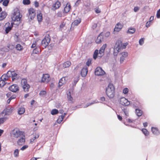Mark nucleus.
<instances>
[{
	"label": "nucleus",
	"instance_id": "obj_1",
	"mask_svg": "<svg viewBox=\"0 0 160 160\" xmlns=\"http://www.w3.org/2000/svg\"><path fill=\"white\" fill-rule=\"evenodd\" d=\"M114 87L113 84L109 83L106 89L107 96L110 98H113L114 96Z\"/></svg>",
	"mask_w": 160,
	"mask_h": 160
},
{
	"label": "nucleus",
	"instance_id": "obj_2",
	"mask_svg": "<svg viewBox=\"0 0 160 160\" xmlns=\"http://www.w3.org/2000/svg\"><path fill=\"white\" fill-rule=\"evenodd\" d=\"M122 42L120 41H118L115 45L113 49V55L117 56L118 52H120L122 48Z\"/></svg>",
	"mask_w": 160,
	"mask_h": 160
},
{
	"label": "nucleus",
	"instance_id": "obj_3",
	"mask_svg": "<svg viewBox=\"0 0 160 160\" xmlns=\"http://www.w3.org/2000/svg\"><path fill=\"white\" fill-rule=\"evenodd\" d=\"M21 16H20V14L18 10H14L13 14L11 16L12 20L14 22H18L19 23L21 19Z\"/></svg>",
	"mask_w": 160,
	"mask_h": 160
},
{
	"label": "nucleus",
	"instance_id": "obj_4",
	"mask_svg": "<svg viewBox=\"0 0 160 160\" xmlns=\"http://www.w3.org/2000/svg\"><path fill=\"white\" fill-rule=\"evenodd\" d=\"M21 83L24 91L25 92H28L30 88V86L27 83V80L25 79H22Z\"/></svg>",
	"mask_w": 160,
	"mask_h": 160
},
{
	"label": "nucleus",
	"instance_id": "obj_5",
	"mask_svg": "<svg viewBox=\"0 0 160 160\" xmlns=\"http://www.w3.org/2000/svg\"><path fill=\"white\" fill-rule=\"evenodd\" d=\"M13 109V108L12 107H8L2 112L0 114L1 116H5L11 113Z\"/></svg>",
	"mask_w": 160,
	"mask_h": 160
},
{
	"label": "nucleus",
	"instance_id": "obj_6",
	"mask_svg": "<svg viewBox=\"0 0 160 160\" xmlns=\"http://www.w3.org/2000/svg\"><path fill=\"white\" fill-rule=\"evenodd\" d=\"M28 18L29 20H33L34 18L35 15V11L32 8H30L28 10Z\"/></svg>",
	"mask_w": 160,
	"mask_h": 160
},
{
	"label": "nucleus",
	"instance_id": "obj_7",
	"mask_svg": "<svg viewBox=\"0 0 160 160\" xmlns=\"http://www.w3.org/2000/svg\"><path fill=\"white\" fill-rule=\"evenodd\" d=\"M50 41L49 36L45 37L42 40L41 45L43 48H45L48 45Z\"/></svg>",
	"mask_w": 160,
	"mask_h": 160
},
{
	"label": "nucleus",
	"instance_id": "obj_8",
	"mask_svg": "<svg viewBox=\"0 0 160 160\" xmlns=\"http://www.w3.org/2000/svg\"><path fill=\"white\" fill-rule=\"evenodd\" d=\"M120 103L124 106H128L131 104L130 102L128 101L127 99L124 97L120 99Z\"/></svg>",
	"mask_w": 160,
	"mask_h": 160
},
{
	"label": "nucleus",
	"instance_id": "obj_9",
	"mask_svg": "<svg viewBox=\"0 0 160 160\" xmlns=\"http://www.w3.org/2000/svg\"><path fill=\"white\" fill-rule=\"evenodd\" d=\"M95 74L96 75H102L105 74V72L100 67H97L95 70Z\"/></svg>",
	"mask_w": 160,
	"mask_h": 160
},
{
	"label": "nucleus",
	"instance_id": "obj_10",
	"mask_svg": "<svg viewBox=\"0 0 160 160\" xmlns=\"http://www.w3.org/2000/svg\"><path fill=\"white\" fill-rule=\"evenodd\" d=\"M22 134V132L18 129H14L12 132V135L15 138H18Z\"/></svg>",
	"mask_w": 160,
	"mask_h": 160
},
{
	"label": "nucleus",
	"instance_id": "obj_11",
	"mask_svg": "<svg viewBox=\"0 0 160 160\" xmlns=\"http://www.w3.org/2000/svg\"><path fill=\"white\" fill-rule=\"evenodd\" d=\"M9 90L11 91L16 92L19 91V88L18 86L16 84H13L9 88Z\"/></svg>",
	"mask_w": 160,
	"mask_h": 160
},
{
	"label": "nucleus",
	"instance_id": "obj_12",
	"mask_svg": "<svg viewBox=\"0 0 160 160\" xmlns=\"http://www.w3.org/2000/svg\"><path fill=\"white\" fill-rule=\"evenodd\" d=\"M104 40V36L103 35V33H101L97 37L96 40V42L97 43H99L103 41Z\"/></svg>",
	"mask_w": 160,
	"mask_h": 160
},
{
	"label": "nucleus",
	"instance_id": "obj_13",
	"mask_svg": "<svg viewBox=\"0 0 160 160\" xmlns=\"http://www.w3.org/2000/svg\"><path fill=\"white\" fill-rule=\"evenodd\" d=\"M107 47V44H104L98 52V57L101 58L103 55V53L104 52L105 49Z\"/></svg>",
	"mask_w": 160,
	"mask_h": 160
},
{
	"label": "nucleus",
	"instance_id": "obj_14",
	"mask_svg": "<svg viewBox=\"0 0 160 160\" xmlns=\"http://www.w3.org/2000/svg\"><path fill=\"white\" fill-rule=\"evenodd\" d=\"M50 80L49 75L48 74H45L43 75L42 77V82H48Z\"/></svg>",
	"mask_w": 160,
	"mask_h": 160
},
{
	"label": "nucleus",
	"instance_id": "obj_15",
	"mask_svg": "<svg viewBox=\"0 0 160 160\" xmlns=\"http://www.w3.org/2000/svg\"><path fill=\"white\" fill-rule=\"evenodd\" d=\"M121 56L120 59V62L122 63L123 62L125 58L128 56V53L126 52H123L121 53Z\"/></svg>",
	"mask_w": 160,
	"mask_h": 160
},
{
	"label": "nucleus",
	"instance_id": "obj_16",
	"mask_svg": "<svg viewBox=\"0 0 160 160\" xmlns=\"http://www.w3.org/2000/svg\"><path fill=\"white\" fill-rule=\"evenodd\" d=\"M10 25L9 23H6L5 25V32L6 33H8V32L11 30L12 27V23Z\"/></svg>",
	"mask_w": 160,
	"mask_h": 160
},
{
	"label": "nucleus",
	"instance_id": "obj_17",
	"mask_svg": "<svg viewBox=\"0 0 160 160\" xmlns=\"http://www.w3.org/2000/svg\"><path fill=\"white\" fill-rule=\"evenodd\" d=\"M88 70L86 67H84L82 69L81 72V75L82 77H85L87 74Z\"/></svg>",
	"mask_w": 160,
	"mask_h": 160
},
{
	"label": "nucleus",
	"instance_id": "obj_18",
	"mask_svg": "<svg viewBox=\"0 0 160 160\" xmlns=\"http://www.w3.org/2000/svg\"><path fill=\"white\" fill-rule=\"evenodd\" d=\"M151 131L153 134L155 135L158 136L160 134L159 131L157 128L152 127Z\"/></svg>",
	"mask_w": 160,
	"mask_h": 160
},
{
	"label": "nucleus",
	"instance_id": "obj_19",
	"mask_svg": "<svg viewBox=\"0 0 160 160\" xmlns=\"http://www.w3.org/2000/svg\"><path fill=\"white\" fill-rule=\"evenodd\" d=\"M25 141V138L24 136H22L21 138L19 139L18 142L17 143L19 145H23Z\"/></svg>",
	"mask_w": 160,
	"mask_h": 160
},
{
	"label": "nucleus",
	"instance_id": "obj_20",
	"mask_svg": "<svg viewBox=\"0 0 160 160\" xmlns=\"http://www.w3.org/2000/svg\"><path fill=\"white\" fill-rule=\"evenodd\" d=\"M122 25L120 23H118L115 26V28L114 29V30L115 31L118 32L122 28Z\"/></svg>",
	"mask_w": 160,
	"mask_h": 160
},
{
	"label": "nucleus",
	"instance_id": "obj_21",
	"mask_svg": "<svg viewBox=\"0 0 160 160\" xmlns=\"http://www.w3.org/2000/svg\"><path fill=\"white\" fill-rule=\"evenodd\" d=\"M66 78H67V77H63L60 80L58 83L59 87H61L63 84L66 83Z\"/></svg>",
	"mask_w": 160,
	"mask_h": 160
},
{
	"label": "nucleus",
	"instance_id": "obj_22",
	"mask_svg": "<svg viewBox=\"0 0 160 160\" xmlns=\"http://www.w3.org/2000/svg\"><path fill=\"white\" fill-rule=\"evenodd\" d=\"M136 31L135 28L130 27L128 28V30L126 32L128 34H132L134 33Z\"/></svg>",
	"mask_w": 160,
	"mask_h": 160
},
{
	"label": "nucleus",
	"instance_id": "obj_23",
	"mask_svg": "<svg viewBox=\"0 0 160 160\" xmlns=\"http://www.w3.org/2000/svg\"><path fill=\"white\" fill-rule=\"evenodd\" d=\"M18 75L16 73L15 71H12V76L11 77L12 81H13L15 79H18Z\"/></svg>",
	"mask_w": 160,
	"mask_h": 160
},
{
	"label": "nucleus",
	"instance_id": "obj_24",
	"mask_svg": "<svg viewBox=\"0 0 160 160\" xmlns=\"http://www.w3.org/2000/svg\"><path fill=\"white\" fill-rule=\"evenodd\" d=\"M71 8V6L69 3H67L66 6L64 8V11L66 13H67L69 11Z\"/></svg>",
	"mask_w": 160,
	"mask_h": 160
},
{
	"label": "nucleus",
	"instance_id": "obj_25",
	"mask_svg": "<svg viewBox=\"0 0 160 160\" xmlns=\"http://www.w3.org/2000/svg\"><path fill=\"white\" fill-rule=\"evenodd\" d=\"M61 4L60 2L58 1L53 4L52 7L54 9H56L59 8L61 6Z\"/></svg>",
	"mask_w": 160,
	"mask_h": 160
},
{
	"label": "nucleus",
	"instance_id": "obj_26",
	"mask_svg": "<svg viewBox=\"0 0 160 160\" xmlns=\"http://www.w3.org/2000/svg\"><path fill=\"white\" fill-rule=\"evenodd\" d=\"M67 98L68 100L70 103L73 102V98L71 95L70 92H69L67 94Z\"/></svg>",
	"mask_w": 160,
	"mask_h": 160
},
{
	"label": "nucleus",
	"instance_id": "obj_27",
	"mask_svg": "<svg viewBox=\"0 0 160 160\" xmlns=\"http://www.w3.org/2000/svg\"><path fill=\"white\" fill-rule=\"evenodd\" d=\"M7 16L6 13L5 12H2L0 13V20L4 19Z\"/></svg>",
	"mask_w": 160,
	"mask_h": 160
},
{
	"label": "nucleus",
	"instance_id": "obj_28",
	"mask_svg": "<svg viewBox=\"0 0 160 160\" xmlns=\"http://www.w3.org/2000/svg\"><path fill=\"white\" fill-rule=\"evenodd\" d=\"M135 113L138 116L140 117L142 115V112L140 109L137 108L135 110Z\"/></svg>",
	"mask_w": 160,
	"mask_h": 160
},
{
	"label": "nucleus",
	"instance_id": "obj_29",
	"mask_svg": "<svg viewBox=\"0 0 160 160\" xmlns=\"http://www.w3.org/2000/svg\"><path fill=\"white\" fill-rule=\"evenodd\" d=\"M25 111V108L23 107H21L18 108V113L20 115L23 114Z\"/></svg>",
	"mask_w": 160,
	"mask_h": 160
},
{
	"label": "nucleus",
	"instance_id": "obj_30",
	"mask_svg": "<svg viewBox=\"0 0 160 160\" xmlns=\"http://www.w3.org/2000/svg\"><path fill=\"white\" fill-rule=\"evenodd\" d=\"M131 105L133 107L136 108L138 106H139L140 105L139 102L138 101H134L133 102H131Z\"/></svg>",
	"mask_w": 160,
	"mask_h": 160
},
{
	"label": "nucleus",
	"instance_id": "obj_31",
	"mask_svg": "<svg viewBox=\"0 0 160 160\" xmlns=\"http://www.w3.org/2000/svg\"><path fill=\"white\" fill-rule=\"evenodd\" d=\"M71 64V62L69 61H68L63 63V66L64 68H67L69 67L70 66Z\"/></svg>",
	"mask_w": 160,
	"mask_h": 160
},
{
	"label": "nucleus",
	"instance_id": "obj_32",
	"mask_svg": "<svg viewBox=\"0 0 160 160\" xmlns=\"http://www.w3.org/2000/svg\"><path fill=\"white\" fill-rule=\"evenodd\" d=\"M37 19L39 22L42 21V14L41 13H38L37 15Z\"/></svg>",
	"mask_w": 160,
	"mask_h": 160
},
{
	"label": "nucleus",
	"instance_id": "obj_33",
	"mask_svg": "<svg viewBox=\"0 0 160 160\" xmlns=\"http://www.w3.org/2000/svg\"><path fill=\"white\" fill-rule=\"evenodd\" d=\"M142 131L146 136H148L149 134L148 131L145 128H143L142 129Z\"/></svg>",
	"mask_w": 160,
	"mask_h": 160
},
{
	"label": "nucleus",
	"instance_id": "obj_34",
	"mask_svg": "<svg viewBox=\"0 0 160 160\" xmlns=\"http://www.w3.org/2000/svg\"><path fill=\"white\" fill-rule=\"evenodd\" d=\"M81 22V19L78 18V19L75 20L72 23V24L76 26H77Z\"/></svg>",
	"mask_w": 160,
	"mask_h": 160
},
{
	"label": "nucleus",
	"instance_id": "obj_35",
	"mask_svg": "<svg viewBox=\"0 0 160 160\" xmlns=\"http://www.w3.org/2000/svg\"><path fill=\"white\" fill-rule=\"evenodd\" d=\"M98 102H98V100H95V101H93L91 103H89L87 104L84 107V108H87L88 106H89L90 105L93 104L97 103Z\"/></svg>",
	"mask_w": 160,
	"mask_h": 160
},
{
	"label": "nucleus",
	"instance_id": "obj_36",
	"mask_svg": "<svg viewBox=\"0 0 160 160\" xmlns=\"http://www.w3.org/2000/svg\"><path fill=\"white\" fill-rule=\"evenodd\" d=\"M64 118V115H61L59 116L57 120V122L60 124L63 120Z\"/></svg>",
	"mask_w": 160,
	"mask_h": 160
},
{
	"label": "nucleus",
	"instance_id": "obj_37",
	"mask_svg": "<svg viewBox=\"0 0 160 160\" xmlns=\"http://www.w3.org/2000/svg\"><path fill=\"white\" fill-rule=\"evenodd\" d=\"M7 117L4 116L3 118H0V124L3 123L8 119Z\"/></svg>",
	"mask_w": 160,
	"mask_h": 160
},
{
	"label": "nucleus",
	"instance_id": "obj_38",
	"mask_svg": "<svg viewBox=\"0 0 160 160\" xmlns=\"http://www.w3.org/2000/svg\"><path fill=\"white\" fill-rule=\"evenodd\" d=\"M123 111L124 113L126 116V118H127L129 116V110L127 108H124L123 109Z\"/></svg>",
	"mask_w": 160,
	"mask_h": 160
},
{
	"label": "nucleus",
	"instance_id": "obj_39",
	"mask_svg": "<svg viewBox=\"0 0 160 160\" xmlns=\"http://www.w3.org/2000/svg\"><path fill=\"white\" fill-rule=\"evenodd\" d=\"M0 79H1L6 81L8 80L9 78H8V77L6 75V74H4L0 78Z\"/></svg>",
	"mask_w": 160,
	"mask_h": 160
},
{
	"label": "nucleus",
	"instance_id": "obj_40",
	"mask_svg": "<svg viewBox=\"0 0 160 160\" xmlns=\"http://www.w3.org/2000/svg\"><path fill=\"white\" fill-rule=\"evenodd\" d=\"M19 151L18 149H15L14 152V156L15 158L18 157V156Z\"/></svg>",
	"mask_w": 160,
	"mask_h": 160
},
{
	"label": "nucleus",
	"instance_id": "obj_41",
	"mask_svg": "<svg viewBox=\"0 0 160 160\" xmlns=\"http://www.w3.org/2000/svg\"><path fill=\"white\" fill-rule=\"evenodd\" d=\"M98 56V50H96L94 51L93 55V58L94 59H96L97 58V56Z\"/></svg>",
	"mask_w": 160,
	"mask_h": 160
},
{
	"label": "nucleus",
	"instance_id": "obj_42",
	"mask_svg": "<svg viewBox=\"0 0 160 160\" xmlns=\"http://www.w3.org/2000/svg\"><path fill=\"white\" fill-rule=\"evenodd\" d=\"M16 49L19 51H21L23 49L22 47L20 44H18L16 46Z\"/></svg>",
	"mask_w": 160,
	"mask_h": 160
},
{
	"label": "nucleus",
	"instance_id": "obj_43",
	"mask_svg": "<svg viewBox=\"0 0 160 160\" xmlns=\"http://www.w3.org/2000/svg\"><path fill=\"white\" fill-rule=\"evenodd\" d=\"M58 111L56 109H53L51 112V114L52 115H54L57 114L58 113Z\"/></svg>",
	"mask_w": 160,
	"mask_h": 160
},
{
	"label": "nucleus",
	"instance_id": "obj_44",
	"mask_svg": "<svg viewBox=\"0 0 160 160\" xmlns=\"http://www.w3.org/2000/svg\"><path fill=\"white\" fill-rule=\"evenodd\" d=\"M78 80L79 78H78L74 79L73 82L72 83V85L73 87H74L76 86V83L78 82Z\"/></svg>",
	"mask_w": 160,
	"mask_h": 160
},
{
	"label": "nucleus",
	"instance_id": "obj_45",
	"mask_svg": "<svg viewBox=\"0 0 160 160\" xmlns=\"http://www.w3.org/2000/svg\"><path fill=\"white\" fill-rule=\"evenodd\" d=\"M9 0H4L2 2L3 5L5 6H8V3L9 2Z\"/></svg>",
	"mask_w": 160,
	"mask_h": 160
},
{
	"label": "nucleus",
	"instance_id": "obj_46",
	"mask_svg": "<svg viewBox=\"0 0 160 160\" xmlns=\"http://www.w3.org/2000/svg\"><path fill=\"white\" fill-rule=\"evenodd\" d=\"M6 83L5 81L1 79L0 81V87H3Z\"/></svg>",
	"mask_w": 160,
	"mask_h": 160
},
{
	"label": "nucleus",
	"instance_id": "obj_47",
	"mask_svg": "<svg viewBox=\"0 0 160 160\" xmlns=\"http://www.w3.org/2000/svg\"><path fill=\"white\" fill-rule=\"evenodd\" d=\"M23 3L24 5H28L30 3V0H23Z\"/></svg>",
	"mask_w": 160,
	"mask_h": 160
},
{
	"label": "nucleus",
	"instance_id": "obj_48",
	"mask_svg": "<svg viewBox=\"0 0 160 160\" xmlns=\"http://www.w3.org/2000/svg\"><path fill=\"white\" fill-rule=\"evenodd\" d=\"M46 94V92L45 91H42L39 93L40 95L41 96H43L45 95Z\"/></svg>",
	"mask_w": 160,
	"mask_h": 160
},
{
	"label": "nucleus",
	"instance_id": "obj_49",
	"mask_svg": "<svg viewBox=\"0 0 160 160\" xmlns=\"http://www.w3.org/2000/svg\"><path fill=\"white\" fill-rule=\"evenodd\" d=\"M12 73V71H9L6 74V75L8 77V78H9L11 77Z\"/></svg>",
	"mask_w": 160,
	"mask_h": 160
},
{
	"label": "nucleus",
	"instance_id": "obj_50",
	"mask_svg": "<svg viewBox=\"0 0 160 160\" xmlns=\"http://www.w3.org/2000/svg\"><path fill=\"white\" fill-rule=\"evenodd\" d=\"M144 38L140 39L139 41V43L140 45H142L144 43Z\"/></svg>",
	"mask_w": 160,
	"mask_h": 160
},
{
	"label": "nucleus",
	"instance_id": "obj_51",
	"mask_svg": "<svg viewBox=\"0 0 160 160\" xmlns=\"http://www.w3.org/2000/svg\"><path fill=\"white\" fill-rule=\"evenodd\" d=\"M39 49L37 48H35L33 51V53L35 54H37L39 52Z\"/></svg>",
	"mask_w": 160,
	"mask_h": 160
},
{
	"label": "nucleus",
	"instance_id": "obj_52",
	"mask_svg": "<svg viewBox=\"0 0 160 160\" xmlns=\"http://www.w3.org/2000/svg\"><path fill=\"white\" fill-rule=\"evenodd\" d=\"M128 43H123V44L122 43V49H125L126 48V47L128 45Z\"/></svg>",
	"mask_w": 160,
	"mask_h": 160
},
{
	"label": "nucleus",
	"instance_id": "obj_53",
	"mask_svg": "<svg viewBox=\"0 0 160 160\" xmlns=\"http://www.w3.org/2000/svg\"><path fill=\"white\" fill-rule=\"evenodd\" d=\"M128 92V89L127 88H125L123 90V93L124 94H127Z\"/></svg>",
	"mask_w": 160,
	"mask_h": 160
},
{
	"label": "nucleus",
	"instance_id": "obj_54",
	"mask_svg": "<svg viewBox=\"0 0 160 160\" xmlns=\"http://www.w3.org/2000/svg\"><path fill=\"white\" fill-rule=\"evenodd\" d=\"M28 147V145H25L22 146L20 149L22 151L24 150Z\"/></svg>",
	"mask_w": 160,
	"mask_h": 160
},
{
	"label": "nucleus",
	"instance_id": "obj_55",
	"mask_svg": "<svg viewBox=\"0 0 160 160\" xmlns=\"http://www.w3.org/2000/svg\"><path fill=\"white\" fill-rule=\"evenodd\" d=\"M91 60L90 59H88L87 62H86V65L88 66H89L91 64Z\"/></svg>",
	"mask_w": 160,
	"mask_h": 160
},
{
	"label": "nucleus",
	"instance_id": "obj_56",
	"mask_svg": "<svg viewBox=\"0 0 160 160\" xmlns=\"http://www.w3.org/2000/svg\"><path fill=\"white\" fill-rule=\"evenodd\" d=\"M156 16L158 18H160V9L157 11Z\"/></svg>",
	"mask_w": 160,
	"mask_h": 160
},
{
	"label": "nucleus",
	"instance_id": "obj_57",
	"mask_svg": "<svg viewBox=\"0 0 160 160\" xmlns=\"http://www.w3.org/2000/svg\"><path fill=\"white\" fill-rule=\"evenodd\" d=\"M140 8L138 7H135L134 8V11L135 12H136L138 11L139 9Z\"/></svg>",
	"mask_w": 160,
	"mask_h": 160
},
{
	"label": "nucleus",
	"instance_id": "obj_58",
	"mask_svg": "<svg viewBox=\"0 0 160 160\" xmlns=\"http://www.w3.org/2000/svg\"><path fill=\"white\" fill-rule=\"evenodd\" d=\"M110 35V33L109 32H107L106 33L105 35H104L103 34V35L104 36V39H105V38H106V37H107L109 36Z\"/></svg>",
	"mask_w": 160,
	"mask_h": 160
},
{
	"label": "nucleus",
	"instance_id": "obj_59",
	"mask_svg": "<svg viewBox=\"0 0 160 160\" xmlns=\"http://www.w3.org/2000/svg\"><path fill=\"white\" fill-rule=\"evenodd\" d=\"M36 139H34V138L33 137L30 139V143L31 144H32L33 142L35 141Z\"/></svg>",
	"mask_w": 160,
	"mask_h": 160
},
{
	"label": "nucleus",
	"instance_id": "obj_60",
	"mask_svg": "<svg viewBox=\"0 0 160 160\" xmlns=\"http://www.w3.org/2000/svg\"><path fill=\"white\" fill-rule=\"evenodd\" d=\"M39 136V133H36L35 134L34 137V139H37L38 138Z\"/></svg>",
	"mask_w": 160,
	"mask_h": 160
},
{
	"label": "nucleus",
	"instance_id": "obj_61",
	"mask_svg": "<svg viewBox=\"0 0 160 160\" xmlns=\"http://www.w3.org/2000/svg\"><path fill=\"white\" fill-rule=\"evenodd\" d=\"M150 21L147 22L146 23V26L147 28H148L150 26Z\"/></svg>",
	"mask_w": 160,
	"mask_h": 160
},
{
	"label": "nucleus",
	"instance_id": "obj_62",
	"mask_svg": "<svg viewBox=\"0 0 160 160\" xmlns=\"http://www.w3.org/2000/svg\"><path fill=\"white\" fill-rule=\"evenodd\" d=\"M95 12L97 13H99L100 12H101L99 8H95Z\"/></svg>",
	"mask_w": 160,
	"mask_h": 160
},
{
	"label": "nucleus",
	"instance_id": "obj_63",
	"mask_svg": "<svg viewBox=\"0 0 160 160\" xmlns=\"http://www.w3.org/2000/svg\"><path fill=\"white\" fill-rule=\"evenodd\" d=\"M35 6L36 7H38L39 6V3L38 2L36 1L34 2Z\"/></svg>",
	"mask_w": 160,
	"mask_h": 160
},
{
	"label": "nucleus",
	"instance_id": "obj_64",
	"mask_svg": "<svg viewBox=\"0 0 160 160\" xmlns=\"http://www.w3.org/2000/svg\"><path fill=\"white\" fill-rule=\"evenodd\" d=\"M100 99L102 101H104L105 100V98L104 97H102L100 98Z\"/></svg>",
	"mask_w": 160,
	"mask_h": 160
}]
</instances>
